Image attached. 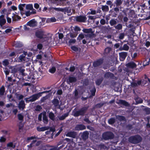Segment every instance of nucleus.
<instances>
[{"instance_id":"nucleus-1","label":"nucleus","mask_w":150,"mask_h":150,"mask_svg":"<svg viewBox=\"0 0 150 150\" xmlns=\"http://www.w3.org/2000/svg\"><path fill=\"white\" fill-rule=\"evenodd\" d=\"M18 8L23 18H25L28 16V4H21L18 6Z\"/></svg>"},{"instance_id":"nucleus-2","label":"nucleus","mask_w":150,"mask_h":150,"mask_svg":"<svg viewBox=\"0 0 150 150\" xmlns=\"http://www.w3.org/2000/svg\"><path fill=\"white\" fill-rule=\"evenodd\" d=\"M88 108V107H84L78 111L73 110L72 114L75 117H77L79 115H83Z\"/></svg>"},{"instance_id":"nucleus-3","label":"nucleus","mask_w":150,"mask_h":150,"mask_svg":"<svg viewBox=\"0 0 150 150\" xmlns=\"http://www.w3.org/2000/svg\"><path fill=\"white\" fill-rule=\"evenodd\" d=\"M142 140L141 137L138 135H136L130 137L129 141L133 144H137L140 142Z\"/></svg>"},{"instance_id":"nucleus-4","label":"nucleus","mask_w":150,"mask_h":150,"mask_svg":"<svg viewBox=\"0 0 150 150\" xmlns=\"http://www.w3.org/2000/svg\"><path fill=\"white\" fill-rule=\"evenodd\" d=\"M48 92V91H43L41 93L34 95L30 98H29V101L33 102L35 101L41 96V94L42 93Z\"/></svg>"},{"instance_id":"nucleus-5","label":"nucleus","mask_w":150,"mask_h":150,"mask_svg":"<svg viewBox=\"0 0 150 150\" xmlns=\"http://www.w3.org/2000/svg\"><path fill=\"white\" fill-rule=\"evenodd\" d=\"M35 35L37 37L40 39L43 38L45 40H47L45 35V33L43 31L41 30H39L35 33Z\"/></svg>"},{"instance_id":"nucleus-6","label":"nucleus","mask_w":150,"mask_h":150,"mask_svg":"<svg viewBox=\"0 0 150 150\" xmlns=\"http://www.w3.org/2000/svg\"><path fill=\"white\" fill-rule=\"evenodd\" d=\"M102 137L105 140L111 139L113 137V134L110 132H106L103 134Z\"/></svg>"},{"instance_id":"nucleus-7","label":"nucleus","mask_w":150,"mask_h":150,"mask_svg":"<svg viewBox=\"0 0 150 150\" xmlns=\"http://www.w3.org/2000/svg\"><path fill=\"white\" fill-rule=\"evenodd\" d=\"M53 8L56 11H61L62 12H66L68 13V15H69L71 13V9H69L67 8Z\"/></svg>"},{"instance_id":"nucleus-8","label":"nucleus","mask_w":150,"mask_h":150,"mask_svg":"<svg viewBox=\"0 0 150 150\" xmlns=\"http://www.w3.org/2000/svg\"><path fill=\"white\" fill-rule=\"evenodd\" d=\"M76 21L82 23H84L86 22L87 20V18L85 16H77L76 18Z\"/></svg>"},{"instance_id":"nucleus-9","label":"nucleus","mask_w":150,"mask_h":150,"mask_svg":"<svg viewBox=\"0 0 150 150\" xmlns=\"http://www.w3.org/2000/svg\"><path fill=\"white\" fill-rule=\"evenodd\" d=\"M82 31L84 33H91V34H87L86 35V37L90 38L91 36V34L93 33L92 28H84L82 30Z\"/></svg>"},{"instance_id":"nucleus-10","label":"nucleus","mask_w":150,"mask_h":150,"mask_svg":"<svg viewBox=\"0 0 150 150\" xmlns=\"http://www.w3.org/2000/svg\"><path fill=\"white\" fill-rule=\"evenodd\" d=\"M77 81L76 79L73 76H69L67 79V83L69 84L75 82Z\"/></svg>"},{"instance_id":"nucleus-11","label":"nucleus","mask_w":150,"mask_h":150,"mask_svg":"<svg viewBox=\"0 0 150 150\" xmlns=\"http://www.w3.org/2000/svg\"><path fill=\"white\" fill-rule=\"evenodd\" d=\"M127 54V53L126 52H121L119 53L120 56V61H123L126 57Z\"/></svg>"},{"instance_id":"nucleus-12","label":"nucleus","mask_w":150,"mask_h":150,"mask_svg":"<svg viewBox=\"0 0 150 150\" xmlns=\"http://www.w3.org/2000/svg\"><path fill=\"white\" fill-rule=\"evenodd\" d=\"M12 18V23H14L16 21H18L21 19V18L18 15L14 14H13Z\"/></svg>"},{"instance_id":"nucleus-13","label":"nucleus","mask_w":150,"mask_h":150,"mask_svg":"<svg viewBox=\"0 0 150 150\" xmlns=\"http://www.w3.org/2000/svg\"><path fill=\"white\" fill-rule=\"evenodd\" d=\"M37 25V22L35 19H32L29 22V26L30 27H35Z\"/></svg>"},{"instance_id":"nucleus-14","label":"nucleus","mask_w":150,"mask_h":150,"mask_svg":"<svg viewBox=\"0 0 150 150\" xmlns=\"http://www.w3.org/2000/svg\"><path fill=\"white\" fill-rule=\"evenodd\" d=\"M85 129V126L82 124L77 125L75 127V129L77 130H82Z\"/></svg>"},{"instance_id":"nucleus-15","label":"nucleus","mask_w":150,"mask_h":150,"mask_svg":"<svg viewBox=\"0 0 150 150\" xmlns=\"http://www.w3.org/2000/svg\"><path fill=\"white\" fill-rule=\"evenodd\" d=\"M103 62V60L102 59H100L97 61L94 62L93 64V66L94 67H97L101 64Z\"/></svg>"},{"instance_id":"nucleus-16","label":"nucleus","mask_w":150,"mask_h":150,"mask_svg":"<svg viewBox=\"0 0 150 150\" xmlns=\"http://www.w3.org/2000/svg\"><path fill=\"white\" fill-rule=\"evenodd\" d=\"M6 20L4 18L3 15L0 16V25L2 27L6 23Z\"/></svg>"},{"instance_id":"nucleus-17","label":"nucleus","mask_w":150,"mask_h":150,"mask_svg":"<svg viewBox=\"0 0 150 150\" xmlns=\"http://www.w3.org/2000/svg\"><path fill=\"white\" fill-rule=\"evenodd\" d=\"M126 66L129 67L133 68L136 67L137 65L134 62H131L127 64Z\"/></svg>"},{"instance_id":"nucleus-18","label":"nucleus","mask_w":150,"mask_h":150,"mask_svg":"<svg viewBox=\"0 0 150 150\" xmlns=\"http://www.w3.org/2000/svg\"><path fill=\"white\" fill-rule=\"evenodd\" d=\"M49 128V127H37V130L39 132L44 131L48 129Z\"/></svg>"},{"instance_id":"nucleus-19","label":"nucleus","mask_w":150,"mask_h":150,"mask_svg":"<svg viewBox=\"0 0 150 150\" xmlns=\"http://www.w3.org/2000/svg\"><path fill=\"white\" fill-rule=\"evenodd\" d=\"M117 21L116 19H112L110 21L109 23L111 26H113L117 24Z\"/></svg>"},{"instance_id":"nucleus-20","label":"nucleus","mask_w":150,"mask_h":150,"mask_svg":"<svg viewBox=\"0 0 150 150\" xmlns=\"http://www.w3.org/2000/svg\"><path fill=\"white\" fill-rule=\"evenodd\" d=\"M25 105L24 102L23 101L21 100L19 103L18 107L20 109H23L24 108Z\"/></svg>"},{"instance_id":"nucleus-21","label":"nucleus","mask_w":150,"mask_h":150,"mask_svg":"<svg viewBox=\"0 0 150 150\" xmlns=\"http://www.w3.org/2000/svg\"><path fill=\"white\" fill-rule=\"evenodd\" d=\"M88 133L87 132H85L83 133L82 135V138L84 140H86L88 138Z\"/></svg>"},{"instance_id":"nucleus-22","label":"nucleus","mask_w":150,"mask_h":150,"mask_svg":"<svg viewBox=\"0 0 150 150\" xmlns=\"http://www.w3.org/2000/svg\"><path fill=\"white\" fill-rule=\"evenodd\" d=\"M68 135L69 137L74 138L75 137L76 135V133L74 132H71L68 133Z\"/></svg>"},{"instance_id":"nucleus-23","label":"nucleus","mask_w":150,"mask_h":150,"mask_svg":"<svg viewBox=\"0 0 150 150\" xmlns=\"http://www.w3.org/2000/svg\"><path fill=\"white\" fill-rule=\"evenodd\" d=\"M68 115L69 114L68 113H66L62 116L59 117L58 118L59 120H64L66 117H67Z\"/></svg>"},{"instance_id":"nucleus-24","label":"nucleus","mask_w":150,"mask_h":150,"mask_svg":"<svg viewBox=\"0 0 150 150\" xmlns=\"http://www.w3.org/2000/svg\"><path fill=\"white\" fill-rule=\"evenodd\" d=\"M49 118L52 121H54L55 119V115L52 112H50L49 113Z\"/></svg>"},{"instance_id":"nucleus-25","label":"nucleus","mask_w":150,"mask_h":150,"mask_svg":"<svg viewBox=\"0 0 150 150\" xmlns=\"http://www.w3.org/2000/svg\"><path fill=\"white\" fill-rule=\"evenodd\" d=\"M56 19L54 17L49 18L47 19V22L48 23H52L56 22Z\"/></svg>"},{"instance_id":"nucleus-26","label":"nucleus","mask_w":150,"mask_h":150,"mask_svg":"<svg viewBox=\"0 0 150 150\" xmlns=\"http://www.w3.org/2000/svg\"><path fill=\"white\" fill-rule=\"evenodd\" d=\"M119 103L126 106H128L129 105V104L127 102L122 100H120L119 101Z\"/></svg>"},{"instance_id":"nucleus-27","label":"nucleus","mask_w":150,"mask_h":150,"mask_svg":"<svg viewBox=\"0 0 150 150\" xmlns=\"http://www.w3.org/2000/svg\"><path fill=\"white\" fill-rule=\"evenodd\" d=\"M52 103L55 107H57L59 105V101L57 99H54L52 101Z\"/></svg>"},{"instance_id":"nucleus-28","label":"nucleus","mask_w":150,"mask_h":150,"mask_svg":"<svg viewBox=\"0 0 150 150\" xmlns=\"http://www.w3.org/2000/svg\"><path fill=\"white\" fill-rule=\"evenodd\" d=\"M115 28L118 30H121L122 27V25L120 23H119L116 25L114 26Z\"/></svg>"},{"instance_id":"nucleus-29","label":"nucleus","mask_w":150,"mask_h":150,"mask_svg":"<svg viewBox=\"0 0 150 150\" xmlns=\"http://www.w3.org/2000/svg\"><path fill=\"white\" fill-rule=\"evenodd\" d=\"M102 9L103 11H108L109 10V7L107 5L102 6Z\"/></svg>"},{"instance_id":"nucleus-30","label":"nucleus","mask_w":150,"mask_h":150,"mask_svg":"<svg viewBox=\"0 0 150 150\" xmlns=\"http://www.w3.org/2000/svg\"><path fill=\"white\" fill-rule=\"evenodd\" d=\"M135 100L136 101V103H135L136 105L142 102V100L140 98H135Z\"/></svg>"},{"instance_id":"nucleus-31","label":"nucleus","mask_w":150,"mask_h":150,"mask_svg":"<svg viewBox=\"0 0 150 150\" xmlns=\"http://www.w3.org/2000/svg\"><path fill=\"white\" fill-rule=\"evenodd\" d=\"M115 3L117 6H120L122 3V0H115Z\"/></svg>"},{"instance_id":"nucleus-32","label":"nucleus","mask_w":150,"mask_h":150,"mask_svg":"<svg viewBox=\"0 0 150 150\" xmlns=\"http://www.w3.org/2000/svg\"><path fill=\"white\" fill-rule=\"evenodd\" d=\"M23 45L22 43L20 42H17L16 43L15 46L16 47H20Z\"/></svg>"},{"instance_id":"nucleus-33","label":"nucleus","mask_w":150,"mask_h":150,"mask_svg":"<svg viewBox=\"0 0 150 150\" xmlns=\"http://www.w3.org/2000/svg\"><path fill=\"white\" fill-rule=\"evenodd\" d=\"M43 120L44 123L45 124H47L48 122V120L45 115H43Z\"/></svg>"},{"instance_id":"nucleus-34","label":"nucleus","mask_w":150,"mask_h":150,"mask_svg":"<svg viewBox=\"0 0 150 150\" xmlns=\"http://www.w3.org/2000/svg\"><path fill=\"white\" fill-rule=\"evenodd\" d=\"M7 147H11L13 148H14L16 146L15 144H14L13 142H10L8 143L7 145Z\"/></svg>"},{"instance_id":"nucleus-35","label":"nucleus","mask_w":150,"mask_h":150,"mask_svg":"<svg viewBox=\"0 0 150 150\" xmlns=\"http://www.w3.org/2000/svg\"><path fill=\"white\" fill-rule=\"evenodd\" d=\"M30 76H29V79H34L35 78V74H34L33 72H30Z\"/></svg>"},{"instance_id":"nucleus-36","label":"nucleus","mask_w":150,"mask_h":150,"mask_svg":"<svg viewBox=\"0 0 150 150\" xmlns=\"http://www.w3.org/2000/svg\"><path fill=\"white\" fill-rule=\"evenodd\" d=\"M5 92V88L4 86H3L0 88V95L2 96L4 95Z\"/></svg>"},{"instance_id":"nucleus-37","label":"nucleus","mask_w":150,"mask_h":150,"mask_svg":"<svg viewBox=\"0 0 150 150\" xmlns=\"http://www.w3.org/2000/svg\"><path fill=\"white\" fill-rule=\"evenodd\" d=\"M129 48V47L126 44H125L123 45L122 49H121L120 50H123L126 51H127L128 50Z\"/></svg>"},{"instance_id":"nucleus-38","label":"nucleus","mask_w":150,"mask_h":150,"mask_svg":"<svg viewBox=\"0 0 150 150\" xmlns=\"http://www.w3.org/2000/svg\"><path fill=\"white\" fill-rule=\"evenodd\" d=\"M116 118L120 121L124 120L125 119L124 117L120 115L116 116Z\"/></svg>"},{"instance_id":"nucleus-39","label":"nucleus","mask_w":150,"mask_h":150,"mask_svg":"<svg viewBox=\"0 0 150 150\" xmlns=\"http://www.w3.org/2000/svg\"><path fill=\"white\" fill-rule=\"evenodd\" d=\"M115 121V119L114 118H111L108 121L109 123L110 124H113Z\"/></svg>"},{"instance_id":"nucleus-40","label":"nucleus","mask_w":150,"mask_h":150,"mask_svg":"<svg viewBox=\"0 0 150 150\" xmlns=\"http://www.w3.org/2000/svg\"><path fill=\"white\" fill-rule=\"evenodd\" d=\"M26 55V54L25 53L24 54H22L19 57V59L21 60V61H23L25 60V56Z\"/></svg>"},{"instance_id":"nucleus-41","label":"nucleus","mask_w":150,"mask_h":150,"mask_svg":"<svg viewBox=\"0 0 150 150\" xmlns=\"http://www.w3.org/2000/svg\"><path fill=\"white\" fill-rule=\"evenodd\" d=\"M103 80V78H101L99 79H98L96 81V83L97 85H99L101 83Z\"/></svg>"},{"instance_id":"nucleus-42","label":"nucleus","mask_w":150,"mask_h":150,"mask_svg":"<svg viewBox=\"0 0 150 150\" xmlns=\"http://www.w3.org/2000/svg\"><path fill=\"white\" fill-rule=\"evenodd\" d=\"M36 11L34 9L29 10V16L31 14H35L36 13Z\"/></svg>"},{"instance_id":"nucleus-43","label":"nucleus","mask_w":150,"mask_h":150,"mask_svg":"<svg viewBox=\"0 0 150 150\" xmlns=\"http://www.w3.org/2000/svg\"><path fill=\"white\" fill-rule=\"evenodd\" d=\"M23 29L24 31H26L28 30V22L25 24L23 25Z\"/></svg>"},{"instance_id":"nucleus-44","label":"nucleus","mask_w":150,"mask_h":150,"mask_svg":"<svg viewBox=\"0 0 150 150\" xmlns=\"http://www.w3.org/2000/svg\"><path fill=\"white\" fill-rule=\"evenodd\" d=\"M96 90L94 87H93L92 90L91 91V92L92 96H93L95 95Z\"/></svg>"},{"instance_id":"nucleus-45","label":"nucleus","mask_w":150,"mask_h":150,"mask_svg":"<svg viewBox=\"0 0 150 150\" xmlns=\"http://www.w3.org/2000/svg\"><path fill=\"white\" fill-rule=\"evenodd\" d=\"M3 63L4 65L7 66L9 64V62L8 60L5 59L3 62Z\"/></svg>"},{"instance_id":"nucleus-46","label":"nucleus","mask_w":150,"mask_h":150,"mask_svg":"<svg viewBox=\"0 0 150 150\" xmlns=\"http://www.w3.org/2000/svg\"><path fill=\"white\" fill-rule=\"evenodd\" d=\"M56 70L55 68L54 67H53L51 69H50L49 71L50 73H53Z\"/></svg>"},{"instance_id":"nucleus-47","label":"nucleus","mask_w":150,"mask_h":150,"mask_svg":"<svg viewBox=\"0 0 150 150\" xmlns=\"http://www.w3.org/2000/svg\"><path fill=\"white\" fill-rule=\"evenodd\" d=\"M18 119L19 120L23 121V116L21 114H20L18 115Z\"/></svg>"},{"instance_id":"nucleus-48","label":"nucleus","mask_w":150,"mask_h":150,"mask_svg":"<svg viewBox=\"0 0 150 150\" xmlns=\"http://www.w3.org/2000/svg\"><path fill=\"white\" fill-rule=\"evenodd\" d=\"M113 75V74L111 73L108 72L106 73L105 74V76L106 77H111Z\"/></svg>"},{"instance_id":"nucleus-49","label":"nucleus","mask_w":150,"mask_h":150,"mask_svg":"<svg viewBox=\"0 0 150 150\" xmlns=\"http://www.w3.org/2000/svg\"><path fill=\"white\" fill-rule=\"evenodd\" d=\"M111 50V49L110 47H107L105 49V53H109Z\"/></svg>"},{"instance_id":"nucleus-50","label":"nucleus","mask_w":150,"mask_h":150,"mask_svg":"<svg viewBox=\"0 0 150 150\" xmlns=\"http://www.w3.org/2000/svg\"><path fill=\"white\" fill-rule=\"evenodd\" d=\"M144 110L146 112V113L149 114L150 113V108H146Z\"/></svg>"},{"instance_id":"nucleus-51","label":"nucleus","mask_w":150,"mask_h":150,"mask_svg":"<svg viewBox=\"0 0 150 150\" xmlns=\"http://www.w3.org/2000/svg\"><path fill=\"white\" fill-rule=\"evenodd\" d=\"M125 36V34L124 33H121L120 34L119 36V38L120 39H122Z\"/></svg>"},{"instance_id":"nucleus-52","label":"nucleus","mask_w":150,"mask_h":150,"mask_svg":"<svg viewBox=\"0 0 150 150\" xmlns=\"http://www.w3.org/2000/svg\"><path fill=\"white\" fill-rule=\"evenodd\" d=\"M6 141V138L3 137H1L0 138V142H4Z\"/></svg>"},{"instance_id":"nucleus-53","label":"nucleus","mask_w":150,"mask_h":150,"mask_svg":"<svg viewBox=\"0 0 150 150\" xmlns=\"http://www.w3.org/2000/svg\"><path fill=\"white\" fill-rule=\"evenodd\" d=\"M77 36V35L74 33H70V36L71 38H74L76 37Z\"/></svg>"},{"instance_id":"nucleus-54","label":"nucleus","mask_w":150,"mask_h":150,"mask_svg":"<svg viewBox=\"0 0 150 150\" xmlns=\"http://www.w3.org/2000/svg\"><path fill=\"white\" fill-rule=\"evenodd\" d=\"M105 20L104 19H102L100 20V23L102 25H104L105 23Z\"/></svg>"},{"instance_id":"nucleus-55","label":"nucleus","mask_w":150,"mask_h":150,"mask_svg":"<svg viewBox=\"0 0 150 150\" xmlns=\"http://www.w3.org/2000/svg\"><path fill=\"white\" fill-rule=\"evenodd\" d=\"M84 37V35L83 34H80L78 36V38L79 40H81L82 39H83Z\"/></svg>"},{"instance_id":"nucleus-56","label":"nucleus","mask_w":150,"mask_h":150,"mask_svg":"<svg viewBox=\"0 0 150 150\" xmlns=\"http://www.w3.org/2000/svg\"><path fill=\"white\" fill-rule=\"evenodd\" d=\"M71 49L72 50L75 51H77L78 50V47L75 46H72L71 47Z\"/></svg>"},{"instance_id":"nucleus-57","label":"nucleus","mask_w":150,"mask_h":150,"mask_svg":"<svg viewBox=\"0 0 150 150\" xmlns=\"http://www.w3.org/2000/svg\"><path fill=\"white\" fill-rule=\"evenodd\" d=\"M7 22L8 23H10L11 22V18L9 17L8 16L6 17Z\"/></svg>"},{"instance_id":"nucleus-58","label":"nucleus","mask_w":150,"mask_h":150,"mask_svg":"<svg viewBox=\"0 0 150 150\" xmlns=\"http://www.w3.org/2000/svg\"><path fill=\"white\" fill-rule=\"evenodd\" d=\"M74 2L76 4H77L78 3V6H81L82 5L81 3H79V0H75Z\"/></svg>"},{"instance_id":"nucleus-59","label":"nucleus","mask_w":150,"mask_h":150,"mask_svg":"<svg viewBox=\"0 0 150 150\" xmlns=\"http://www.w3.org/2000/svg\"><path fill=\"white\" fill-rule=\"evenodd\" d=\"M76 42V40L75 39H70L69 41V43H74Z\"/></svg>"},{"instance_id":"nucleus-60","label":"nucleus","mask_w":150,"mask_h":150,"mask_svg":"<svg viewBox=\"0 0 150 150\" xmlns=\"http://www.w3.org/2000/svg\"><path fill=\"white\" fill-rule=\"evenodd\" d=\"M137 53L135 52L133 54H132V57L133 59L135 58L137 56Z\"/></svg>"},{"instance_id":"nucleus-61","label":"nucleus","mask_w":150,"mask_h":150,"mask_svg":"<svg viewBox=\"0 0 150 150\" xmlns=\"http://www.w3.org/2000/svg\"><path fill=\"white\" fill-rule=\"evenodd\" d=\"M42 45L41 44H39L37 45V48L39 50H41L42 47Z\"/></svg>"},{"instance_id":"nucleus-62","label":"nucleus","mask_w":150,"mask_h":150,"mask_svg":"<svg viewBox=\"0 0 150 150\" xmlns=\"http://www.w3.org/2000/svg\"><path fill=\"white\" fill-rule=\"evenodd\" d=\"M74 29L75 31H80L81 30L80 28L77 26H75Z\"/></svg>"},{"instance_id":"nucleus-63","label":"nucleus","mask_w":150,"mask_h":150,"mask_svg":"<svg viewBox=\"0 0 150 150\" xmlns=\"http://www.w3.org/2000/svg\"><path fill=\"white\" fill-rule=\"evenodd\" d=\"M59 148L57 147H54L50 149V150H59Z\"/></svg>"},{"instance_id":"nucleus-64","label":"nucleus","mask_w":150,"mask_h":150,"mask_svg":"<svg viewBox=\"0 0 150 150\" xmlns=\"http://www.w3.org/2000/svg\"><path fill=\"white\" fill-rule=\"evenodd\" d=\"M23 96L21 95H19L18 96H17V98L19 100L22 99H23Z\"/></svg>"}]
</instances>
